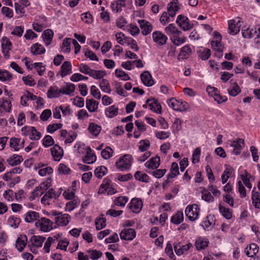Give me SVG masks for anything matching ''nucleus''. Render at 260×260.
Returning a JSON list of instances; mask_svg holds the SVG:
<instances>
[{
    "instance_id": "f257e3e1",
    "label": "nucleus",
    "mask_w": 260,
    "mask_h": 260,
    "mask_svg": "<svg viewBox=\"0 0 260 260\" xmlns=\"http://www.w3.org/2000/svg\"><path fill=\"white\" fill-rule=\"evenodd\" d=\"M49 182L47 180L40 184V185L36 187L32 192L31 195L29 197L30 201H33L36 197L42 196L43 193H45L41 199V203L43 204L49 205Z\"/></svg>"
},
{
    "instance_id": "f03ea898",
    "label": "nucleus",
    "mask_w": 260,
    "mask_h": 260,
    "mask_svg": "<svg viewBox=\"0 0 260 260\" xmlns=\"http://www.w3.org/2000/svg\"><path fill=\"white\" fill-rule=\"evenodd\" d=\"M133 161V158L131 155L124 154L117 159L115 166L118 170L124 172L131 169Z\"/></svg>"
},
{
    "instance_id": "7ed1b4c3",
    "label": "nucleus",
    "mask_w": 260,
    "mask_h": 260,
    "mask_svg": "<svg viewBox=\"0 0 260 260\" xmlns=\"http://www.w3.org/2000/svg\"><path fill=\"white\" fill-rule=\"evenodd\" d=\"M50 215H51L52 217H53V220L58 226L67 225L71 219V217L69 214H63L62 212L56 210H51L50 212Z\"/></svg>"
},
{
    "instance_id": "20e7f679",
    "label": "nucleus",
    "mask_w": 260,
    "mask_h": 260,
    "mask_svg": "<svg viewBox=\"0 0 260 260\" xmlns=\"http://www.w3.org/2000/svg\"><path fill=\"white\" fill-rule=\"evenodd\" d=\"M79 153H83L84 151L86 155L83 158V161L87 164H91L96 161V157L89 146H85L84 144H81L78 147Z\"/></svg>"
},
{
    "instance_id": "39448f33",
    "label": "nucleus",
    "mask_w": 260,
    "mask_h": 260,
    "mask_svg": "<svg viewBox=\"0 0 260 260\" xmlns=\"http://www.w3.org/2000/svg\"><path fill=\"white\" fill-rule=\"evenodd\" d=\"M168 106L175 111L184 112L188 108V103L182 100H177L174 98L170 99L167 101Z\"/></svg>"
},
{
    "instance_id": "423d86ee",
    "label": "nucleus",
    "mask_w": 260,
    "mask_h": 260,
    "mask_svg": "<svg viewBox=\"0 0 260 260\" xmlns=\"http://www.w3.org/2000/svg\"><path fill=\"white\" fill-rule=\"evenodd\" d=\"M153 42L157 47H161L167 44L168 37L160 30H155L152 34Z\"/></svg>"
},
{
    "instance_id": "0eeeda50",
    "label": "nucleus",
    "mask_w": 260,
    "mask_h": 260,
    "mask_svg": "<svg viewBox=\"0 0 260 260\" xmlns=\"http://www.w3.org/2000/svg\"><path fill=\"white\" fill-rule=\"evenodd\" d=\"M200 208L197 204L188 205L185 210L186 216L190 221L196 220L199 215Z\"/></svg>"
},
{
    "instance_id": "6e6552de",
    "label": "nucleus",
    "mask_w": 260,
    "mask_h": 260,
    "mask_svg": "<svg viewBox=\"0 0 260 260\" xmlns=\"http://www.w3.org/2000/svg\"><path fill=\"white\" fill-rule=\"evenodd\" d=\"M110 179L105 178L98 190L99 194H103L107 192V194L112 195L116 192L115 189L111 186Z\"/></svg>"
},
{
    "instance_id": "1a4fd4ad",
    "label": "nucleus",
    "mask_w": 260,
    "mask_h": 260,
    "mask_svg": "<svg viewBox=\"0 0 260 260\" xmlns=\"http://www.w3.org/2000/svg\"><path fill=\"white\" fill-rule=\"evenodd\" d=\"M176 22L185 31L190 29L193 26V23L190 22L189 19L182 15H179L177 16Z\"/></svg>"
},
{
    "instance_id": "9d476101",
    "label": "nucleus",
    "mask_w": 260,
    "mask_h": 260,
    "mask_svg": "<svg viewBox=\"0 0 260 260\" xmlns=\"http://www.w3.org/2000/svg\"><path fill=\"white\" fill-rule=\"evenodd\" d=\"M143 203L141 199L133 198L127 205V208L135 213H139L143 208Z\"/></svg>"
},
{
    "instance_id": "9b49d317",
    "label": "nucleus",
    "mask_w": 260,
    "mask_h": 260,
    "mask_svg": "<svg viewBox=\"0 0 260 260\" xmlns=\"http://www.w3.org/2000/svg\"><path fill=\"white\" fill-rule=\"evenodd\" d=\"M22 131L25 136H29L31 140H38L41 137L40 132L33 126H25L22 128Z\"/></svg>"
},
{
    "instance_id": "f8f14e48",
    "label": "nucleus",
    "mask_w": 260,
    "mask_h": 260,
    "mask_svg": "<svg viewBox=\"0 0 260 260\" xmlns=\"http://www.w3.org/2000/svg\"><path fill=\"white\" fill-rule=\"evenodd\" d=\"M209 243V240L207 238L203 236H198L195 240L194 246L198 251H201L206 249Z\"/></svg>"
},
{
    "instance_id": "ddd939ff",
    "label": "nucleus",
    "mask_w": 260,
    "mask_h": 260,
    "mask_svg": "<svg viewBox=\"0 0 260 260\" xmlns=\"http://www.w3.org/2000/svg\"><path fill=\"white\" fill-rule=\"evenodd\" d=\"M12 44L6 37H4L2 40V52L5 59H8L10 57L9 51L12 49Z\"/></svg>"
},
{
    "instance_id": "4468645a",
    "label": "nucleus",
    "mask_w": 260,
    "mask_h": 260,
    "mask_svg": "<svg viewBox=\"0 0 260 260\" xmlns=\"http://www.w3.org/2000/svg\"><path fill=\"white\" fill-rule=\"evenodd\" d=\"M121 240L126 241L133 240L136 236V232L133 229H124L119 234Z\"/></svg>"
},
{
    "instance_id": "2eb2a0df",
    "label": "nucleus",
    "mask_w": 260,
    "mask_h": 260,
    "mask_svg": "<svg viewBox=\"0 0 260 260\" xmlns=\"http://www.w3.org/2000/svg\"><path fill=\"white\" fill-rule=\"evenodd\" d=\"M173 246L176 254L180 256L192 247V245L191 243H188L184 245H181L180 242H175Z\"/></svg>"
},
{
    "instance_id": "dca6fc26",
    "label": "nucleus",
    "mask_w": 260,
    "mask_h": 260,
    "mask_svg": "<svg viewBox=\"0 0 260 260\" xmlns=\"http://www.w3.org/2000/svg\"><path fill=\"white\" fill-rule=\"evenodd\" d=\"M138 22L142 30L141 32L144 36L149 35L152 30L153 26L149 22L146 20H139Z\"/></svg>"
},
{
    "instance_id": "f3484780",
    "label": "nucleus",
    "mask_w": 260,
    "mask_h": 260,
    "mask_svg": "<svg viewBox=\"0 0 260 260\" xmlns=\"http://www.w3.org/2000/svg\"><path fill=\"white\" fill-rule=\"evenodd\" d=\"M231 146L234 147L233 153L236 155H239L244 146V140L241 138H238L233 141Z\"/></svg>"
},
{
    "instance_id": "a211bd4d",
    "label": "nucleus",
    "mask_w": 260,
    "mask_h": 260,
    "mask_svg": "<svg viewBox=\"0 0 260 260\" xmlns=\"http://www.w3.org/2000/svg\"><path fill=\"white\" fill-rule=\"evenodd\" d=\"M179 10L178 0H173L167 6V13L173 18L176 16Z\"/></svg>"
},
{
    "instance_id": "6ab92c4d",
    "label": "nucleus",
    "mask_w": 260,
    "mask_h": 260,
    "mask_svg": "<svg viewBox=\"0 0 260 260\" xmlns=\"http://www.w3.org/2000/svg\"><path fill=\"white\" fill-rule=\"evenodd\" d=\"M50 152L55 161H59L62 157L63 151L62 149L58 145H55L50 149Z\"/></svg>"
},
{
    "instance_id": "aec40b11",
    "label": "nucleus",
    "mask_w": 260,
    "mask_h": 260,
    "mask_svg": "<svg viewBox=\"0 0 260 260\" xmlns=\"http://www.w3.org/2000/svg\"><path fill=\"white\" fill-rule=\"evenodd\" d=\"M240 21L230 20L229 21V32L232 35L237 34L240 31Z\"/></svg>"
},
{
    "instance_id": "412c9836",
    "label": "nucleus",
    "mask_w": 260,
    "mask_h": 260,
    "mask_svg": "<svg viewBox=\"0 0 260 260\" xmlns=\"http://www.w3.org/2000/svg\"><path fill=\"white\" fill-rule=\"evenodd\" d=\"M146 103L148 105L151 110L156 113H161V106L158 103L157 100L154 99H148Z\"/></svg>"
},
{
    "instance_id": "4be33fe9",
    "label": "nucleus",
    "mask_w": 260,
    "mask_h": 260,
    "mask_svg": "<svg viewBox=\"0 0 260 260\" xmlns=\"http://www.w3.org/2000/svg\"><path fill=\"white\" fill-rule=\"evenodd\" d=\"M142 83L146 86L149 87L152 86L154 82L150 73L148 71H145L140 75Z\"/></svg>"
},
{
    "instance_id": "5701e85b",
    "label": "nucleus",
    "mask_w": 260,
    "mask_h": 260,
    "mask_svg": "<svg viewBox=\"0 0 260 260\" xmlns=\"http://www.w3.org/2000/svg\"><path fill=\"white\" fill-rule=\"evenodd\" d=\"M211 45L212 46V48L217 52L215 55L218 58H221L223 55L222 52L223 46L221 44L220 41H212L211 42Z\"/></svg>"
},
{
    "instance_id": "b1692460",
    "label": "nucleus",
    "mask_w": 260,
    "mask_h": 260,
    "mask_svg": "<svg viewBox=\"0 0 260 260\" xmlns=\"http://www.w3.org/2000/svg\"><path fill=\"white\" fill-rule=\"evenodd\" d=\"M160 165V157L156 156L150 158L145 164V166L148 169L155 170L159 167Z\"/></svg>"
},
{
    "instance_id": "393cba45",
    "label": "nucleus",
    "mask_w": 260,
    "mask_h": 260,
    "mask_svg": "<svg viewBox=\"0 0 260 260\" xmlns=\"http://www.w3.org/2000/svg\"><path fill=\"white\" fill-rule=\"evenodd\" d=\"M45 240V238L44 237L40 236L34 235L31 236V238L30 239V240L28 242V246H30V244H29V243H30L31 246L37 247H42Z\"/></svg>"
},
{
    "instance_id": "a878e982",
    "label": "nucleus",
    "mask_w": 260,
    "mask_h": 260,
    "mask_svg": "<svg viewBox=\"0 0 260 260\" xmlns=\"http://www.w3.org/2000/svg\"><path fill=\"white\" fill-rule=\"evenodd\" d=\"M72 66L71 62L69 61H64L61 66L60 75L64 77L72 73Z\"/></svg>"
},
{
    "instance_id": "bb28decb",
    "label": "nucleus",
    "mask_w": 260,
    "mask_h": 260,
    "mask_svg": "<svg viewBox=\"0 0 260 260\" xmlns=\"http://www.w3.org/2000/svg\"><path fill=\"white\" fill-rule=\"evenodd\" d=\"M35 225L41 231L47 232L49 229V219L42 217L41 220H38L35 222Z\"/></svg>"
},
{
    "instance_id": "cd10ccee",
    "label": "nucleus",
    "mask_w": 260,
    "mask_h": 260,
    "mask_svg": "<svg viewBox=\"0 0 260 260\" xmlns=\"http://www.w3.org/2000/svg\"><path fill=\"white\" fill-rule=\"evenodd\" d=\"M215 218L213 215L210 214L207 216L202 221V226L204 229H207L209 228H213L215 224Z\"/></svg>"
},
{
    "instance_id": "c85d7f7f",
    "label": "nucleus",
    "mask_w": 260,
    "mask_h": 260,
    "mask_svg": "<svg viewBox=\"0 0 260 260\" xmlns=\"http://www.w3.org/2000/svg\"><path fill=\"white\" fill-rule=\"evenodd\" d=\"M118 108L115 105H112L106 108L105 110V114L107 117L112 118L116 117L118 114Z\"/></svg>"
},
{
    "instance_id": "c756f323",
    "label": "nucleus",
    "mask_w": 260,
    "mask_h": 260,
    "mask_svg": "<svg viewBox=\"0 0 260 260\" xmlns=\"http://www.w3.org/2000/svg\"><path fill=\"white\" fill-rule=\"evenodd\" d=\"M258 252V246L255 243H251L249 247L245 249V252L247 256L250 257H254Z\"/></svg>"
},
{
    "instance_id": "7c9ffc66",
    "label": "nucleus",
    "mask_w": 260,
    "mask_h": 260,
    "mask_svg": "<svg viewBox=\"0 0 260 260\" xmlns=\"http://www.w3.org/2000/svg\"><path fill=\"white\" fill-rule=\"evenodd\" d=\"M27 237L25 235H21L18 237L16 241V248L19 251H22L27 244Z\"/></svg>"
},
{
    "instance_id": "2f4dec72",
    "label": "nucleus",
    "mask_w": 260,
    "mask_h": 260,
    "mask_svg": "<svg viewBox=\"0 0 260 260\" xmlns=\"http://www.w3.org/2000/svg\"><path fill=\"white\" fill-rule=\"evenodd\" d=\"M260 28L256 27V25L253 27H248L247 29L242 30V35L243 38L246 39H250L255 37L256 34V30Z\"/></svg>"
},
{
    "instance_id": "473e14b6",
    "label": "nucleus",
    "mask_w": 260,
    "mask_h": 260,
    "mask_svg": "<svg viewBox=\"0 0 260 260\" xmlns=\"http://www.w3.org/2000/svg\"><path fill=\"white\" fill-rule=\"evenodd\" d=\"M80 201L78 198H76L71 201L67 202L66 204L65 211L71 212L79 205Z\"/></svg>"
},
{
    "instance_id": "72a5a7b5",
    "label": "nucleus",
    "mask_w": 260,
    "mask_h": 260,
    "mask_svg": "<svg viewBox=\"0 0 260 260\" xmlns=\"http://www.w3.org/2000/svg\"><path fill=\"white\" fill-rule=\"evenodd\" d=\"M199 57L202 60H207L211 56V51L209 49L200 47L198 50Z\"/></svg>"
},
{
    "instance_id": "f704fd0d",
    "label": "nucleus",
    "mask_w": 260,
    "mask_h": 260,
    "mask_svg": "<svg viewBox=\"0 0 260 260\" xmlns=\"http://www.w3.org/2000/svg\"><path fill=\"white\" fill-rule=\"evenodd\" d=\"M179 174V171L178 164L176 162H174L171 165L170 172L167 175V178H168V179H172L175 178Z\"/></svg>"
},
{
    "instance_id": "c9c22d12",
    "label": "nucleus",
    "mask_w": 260,
    "mask_h": 260,
    "mask_svg": "<svg viewBox=\"0 0 260 260\" xmlns=\"http://www.w3.org/2000/svg\"><path fill=\"white\" fill-rule=\"evenodd\" d=\"M99 103L93 99H86V107L90 112L96 111L98 108Z\"/></svg>"
},
{
    "instance_id": "e433bc0d",
    "label": "nucleus",
    "mask_w": 260,
    "mask_h": 260,
    "mask_svg": "<svg viewBox=\"0 0 260 260\" xmlns=\"http://www.w3.org/2000/svg\"><path fill=\"white\" fill-rule=\"evenodd\" d=\"M75 89V85L72 83H67L65 86L61 88L62 94L69 95H72Z\"/></svg>"
},
{
    "instance_id": "4c0bfd02",
    "label": "nucleus",
    "mask_w": 260,
    "mask_h": 260,
    "mask_svg": "<svg viewBox=\"0 0 260 260\" xmlns=\"http://www.w3.org/2000/svg\"><path fill=\"white\" fill-rule=\"evenodd\" d=\"M23 160V158L21 155L13 154L7 159L9 165L11 166H14L19 165Z\"/></svg>"
},
{
    "instance_id": "58836bf2",
    "label": "nucleus",
    "mask_w": 260,
    "mask_h": 260,
    "mask_svg": "<svg viewBox=\"0 0 260 260\" xmlns=\"http://www.w3.org/2000/svg\"><path fill=\"white\" fill-rule=\"evenodd\" d=\"M39 218V213L33 211H30L26 213L25 221L26 222H32L38 220Z\"/></svg>"
},
{
    "instance_id": "ea45409f",
    "label": "nucleus",
    "mask_w": 260,
    "mask_h": 260,
    "mask_svg": "<svg viewBox=\"0 0 260 260\" xmlns=\"http://www.w3.org/2000/svg\"><path fill=\"white\" fill-rule=\"evenodd\" d=\"M134 177L136 180L145 183H148L150 179L148 175L139 171L135 173Z\"/></svg>"
},
{
    "instance_id": "a19ab883",
    "label": "nucleus",
    "mask_w": 260,
    "mask_h": 260,
    "mask_svg": "<svg viewBox=\"0 0 260 260\" xmlns=\"http://www.w3.org/2000/svg\"><path fill=\"white\" fill-rule=\"evenodd\" d=\"M103 216L104 215H102L98 217L95 220V228L98 231L103 229L106 226V219Z\"/></svg>"
},
{
    "instance_id": "79ce46f5",
    "label": "nucleus",
    "mask_w": 260,
    "mask_h": 260,
    "mask_svg": "<svg viewBox=\"0 0 260 260\" xmlns=\"http://www.w3.org/2000/svg\"><path fill=\"white\" fill-rule=\"evenodd\" d=\"M20 222V218L14 215L10 216L7 221L8 225L15 229L18 228Z\"/></svg>"
},
{
    "instance_id": "37998d69",
    "label": "nucleus",
    "mask_w": 260,
    "mask_h": 260,
    "mask_svg": "<svg viewBox=\"0 0 260 260\" xmlns=\"http://www.w3.org/2000/svg\"><path fill=\"white\" fill-rule=\"evenodd\" d=\"M45 51V48L38 43H36L31 47V52L34 55L41 54L44 53Z\"/></svg>"
},
{
    "instance_id": "c03bdc74",
    "label": "nucleus",
    "mask_w": 260,
    "mask_h": 260,
    "mask_svg": "<svg viewBox=\"0 0 260 260\" xmlns=\"http://www.w3.org/2000/svg\"><path fill=\"white\" fill-rule=\"evenodd\" d=\"M191 53V49L189 45H186L181 48L179 56L182 59H186Z\"/></svg>"
},
{
    "instance_id": "a18cd8bd",
    "label": "nucleus",
    "mask_w": 260,
    "mask_h": 260,
    "mask_svg": "<svg viewBox=\"0 0 260 260\" xmlns=\"http://www.w3.org/2000/svg\"><path fill=\"white\" fill-rule=\"evenodd\" d=\"M252 201L255 208L260 209V192L252 190Z\"/></svg>"
},
{
    "instance_id": "49530a36",
    "label": "nucleus",
    "mask_w": 260,
    "mask_h": 260,
    "mask_svg": "<svg viewBox=\"0 0 260 260\" xmlns=\"http://www.w3.org/2000/svg\"><path fill=\"white\" fill-rule=\"evenodd\" d=\"M150 145V141L148 140H142L138 143V148L141 152H146Z\"/></svg>"
},
{
    "instance_id": "de8ad7c7",
    "label": "nucleus",
    "mask_w": 260,
    "mask_h": 260,
    "mask_svg": "<svg viewBox=\"0 0 260 260\" xmlns=\"http://www.w3.org/2000/svg\"><path fill=\"white\" fill-rule=\"evenodd\" d=\"M115 76L123 81H127L131 79L129 75L121 69H117L115 71Z\"/></svg>"
},
{
    "instance_id": "09e8293b",
    "label": "nucleus",
    "mask_w": 260,
    "mask_h": 260,
    "mask_svg": "<svg viewBox=\"0 0 260 260\" xmlns=\"http://www.w3.org/2000/svg\"><path fill=\"white\" fill-rule=\"evenodd\" d=\"M219 210L222 215L227 219H230L232 217V212L230 210L224 206L219 205Z\"/></svg>"
},
{
    "instance_id": "8fccbe9b",
    "label": "nucleus",
    "mask_w": 260,
    "mask_h": 260,
    "mask_svg": "<svg viewBox=\"0 0 260 260\" xmlns=\"http://www.w3.org/2000/svg\"><path fill=\"white\" fill-rule=\"evenodd\" d=\"M128 201V198L126 196H119L114 200V204L116 206L124 207Z\"/></svg>"
},
{
    "instance_id": "3c124183",
    "label": "nucleus",
    "mask_w": 260,
    "mask_h": 260,
    "mask_svg": "<svg viewBox=\"0 0 260 260\" xmlns=\"http://www.w3.org/2000/svg\"><path fill=\"white\" fill-rule=\"evenodd\" d=\"M108 172L107 168L104 166L97 167L94 171V174L99 179L102 178Z\"/></svg>"
},
{
    "instance_id": "603ef678",
    "label": "nucleus",
    "mask_w": 260,
    "mask_h": 260,
    "mask_svg": "<svg viewBox=\"0 0 260 260\" xmlns=\"http://www.w3.org/2000/svg\"><path fill=\"white\" fill-rule=\"evenodd\" d=\"M183 221L182 211H178L171 218V222L175 224H179Z\"/></svg>"
},
{
    "instance_id": "864d4df0",
    "label": "nucleus",
    "mask_w": 260,
    "mask_h": 260,
    "mask_svg": "<svg viewBox=\"0 0 260 260\" xmlns=\"http://www.w3.org/2000/svg\"><path fill=\"white\" fill-rule=\"evenodd\" d=\"M100 87L105 92L110 93L111 91L109 83L107 79H102L100 82Z\"/></svg>"
},
{
    "instance_id": "5fc2aeb1",
    "label": "nucleus",
    "mask_w": 260,
    "mask_h": 260,
    "mask_svg": "<svg viewBox=\"0 0 260 260\" xmlns=\"http://www.w3.org/2000/svg\"><path fill=\"white\" fill-rule=\"evenodd\" d=\"M88 129L92 135L97 136L101 132V127L94 123H90Z\"/></svg>"
},
{
    "instance_id": "6e6d98bb",
    "label": "nucleus",
    "mask_w": 260,
    "mask_h": 260,
    "mask_svg": "<svg viewBox=\"0 0 260 260\" xmlns=\"http://www.w3.org/2000/svg\"><path fill=\"white\" fill-rule=\"evenodd\" d=\"M113 152L114 151L111 147L107 146L102 150L101 154L104 159H108L112 156Z\"/></svg>"
},
{
    "instance_id": "4d7b16f0",
    "label": "nucleus",
    "mask_w": 260,
    "mask_h": 260,
    "mask_svg": "<svg viewBox=\"0 0 260 260\" xmlns=\"http://www.w3.org/2000/svg\"><path fill=\"white\" fill-rule=\"evenodd\" d=\"M165 30L168 35L179 34L181 33V31L178 30L177 27L173 23L170 24L165 28Z\"/></svg>"
},
{
    "instance_id": "13d9d810",
    "label": "nucleus",
    "mask_w": 260,
    "mask_h": 260,
    "mask_svg": "<svg viewBox=\"0 0 260 260\" xmlns=\"http://www.w3.org/2000/svg\"><path fill=\"white\" fill-rule=\"evenodd\" d=\"M171 18H173L169 14L166 12H163L159 18L160 23L162 25H166L169 22L171 21Z\"/></svg>"
},
{
    "instance_id": "bf43d9fd",
    "label": "nucleus",
    "mask_w": 260,
    "mask_h": 260,
    "mask_svg": "<svg viewBox=\"0 0 260 260\" xmlns=\"http://www.w3.org/2000/svg\"><path fill=\"white\" fill-rule=\"evenodd\" d=\"M12 79V74L6 70L0 69V80L3 82L10 81Z\"/></svg>"
},
{
    "instance_id": "052dcab7",
    "label": "nucleus",
    "mask_w": 260,
    "mask_h": 260,
    "mask_svg": "<svg viewBox=\"0 0 260 260\" xmlns=\"http://www.w3.org/2000/svg\"><path fill=\"white\" fill-rule=\"evenodd\" d=\"M241 92V89L237 82H235L233 86L228 89V92L230 95L235 96Z\"/></svg>"
},
{
    "instance_id": "680f3d73",
    "label": "nucleus",
    "mask_w": 260,
    "mask_h": 260,
    "mask_svg": "<svg viewBox=\"0 0 260 260\" xmlns=\"http://www.w3.org/2000/svg\"><path fill=\"white\" fill-rule=\"evenodd\" d=\"M201 149L200 147L197 148L193 152L192 155V162L194 164L200 161Z\"/></svg>"
},
{
    "instance_id": "e2e57ef3",
    "label": "nucleus",
    "mask_w": 260,
    "mask_h": 260,
    "mask_svg": "<svg viewBox=\"0 0 260 260\" xmlns=\"http://www.w3.org/2000/svg\"><path fill=\"white\" fill-rule=\"evenodd\" d=\"M21 139L17 138H12L10 141V146L13 148L15 151L20 149V142Z\"/></svg>"
},
{
    "instance_id": "0e129e2a",
    "label": "nucleus",
    "mask_w": 260,
    "mask_h": 260,
    "mask_svg": "<svg viewBox=\"0 0 260 260\" xmlns=\"http://www.w3.org/2000/svg\"><path fill=\"white\" fill-rule=\"evenodd\" d=\"M84 55L90 59L91 60L98 61L99 58L96 54L88 49H84Z\"/></svg>"
},
{
    "instance_id": "69168bd1",
    "label": "nucleus",
    "mask_w": 260,
    "mask_h": 260,
    "mask_svg": "<svg viewBox=\"0 0 260 260\" xmlns=\"http://www.w3.org/2000/svg\"><path fill=\"white\" fill-rule=\"evenodd\" d=\"M166 172L167 170L165 169H156L155 171H153L151 172H149V173L151 174L155 178L159 179L163 177L166 174Z\"/></svg>"
},
{
    "instance_id": "338daca9",
    "label": "nucleus",
    "mask_w": 260,
    "mask_h": 260,
    "mask_svg": "<svg viewBox=\"0 0 260 260\" xmlns=\"http://www.w3.org/2000/svg\"><path fill=\"white\" fill-rule=\"evenodd\" d=\"M172 43L176 46H179L186 42V38L179 37L177 36H174L171 38Z\"/></svg>"
},
{
    "instance_id": "774afa93",
    "label": "nucleus",
    "mask_w": 260,
    "mask_h": 260,
    "mask_svg": "<svg viewBox=\"0 0 260 260\" xmlns=\"http://www.w3.org/2000/svg\"><path fill=\"white\" fill-rule=\"evenodd\" d=\"M225 169L223 172V174L227 176L229 178H232L235 176V170L234 169L229 165H225Z\"/></svg>"
}]
</instances>
